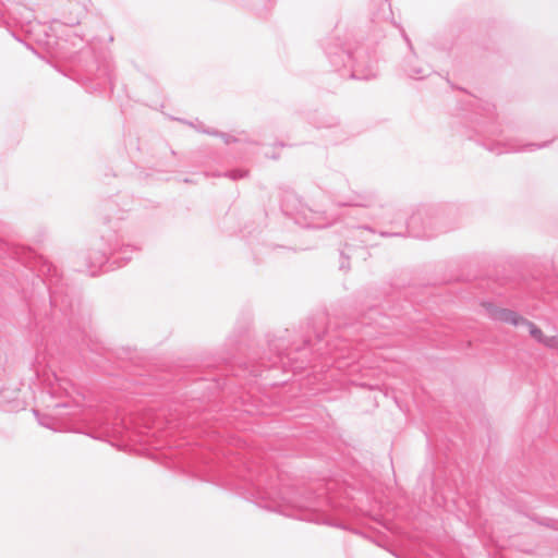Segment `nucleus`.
Segmentation results:
<instances>
[{
  "label": "nucleus",
  "instance_id": "nucleus-1",
  "mask_svg": "<svg viewBox=\"0 0 558 558\" xmlns=\"http://www.w3.org/2000/svg\"><path fill=\"white\" fill-rule=\"evenodd\" d=\"M489 317L499 323L508 324L511 326H520L525 323V318L518 312L510 308L497 306L493 303L483 304Z\"/></svg>",
  "mask_w": 558,
  "mask_h": 558
},
{
  "label": "nucleus",
  "instance_id": "nucleus-2",
  "mask_svg": "<svg viewBox=\"0 0 558 558\" xmlns=\"http://www.w3.org/2000/svg\"><path fill=\"white\" fill-rule=\"evenodd\" d=\"M522 326H525L530 336L538 343L545 345L548 335H546L537 325L525 319Z\"/></svg>",
  "mask_w": 558,
  "mask_h": 558
},
{
  "label": "nucleus",
  "instance_id": "nucleus-3",
  "mask_svg": "<svg viewBox=\"0 0 558 558\" xmlns=\"http://www.w3.org/2000/svg\"><path fill=\"white\" fill-rule=\"evenodd\" d=\"M544 347L558 351V335L548 336Z\"/></svg>",
  "mask_w": 558,
  "mask_h": 558
}]
</instances>
